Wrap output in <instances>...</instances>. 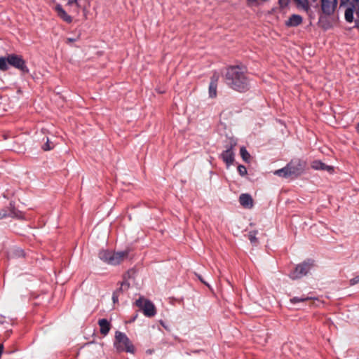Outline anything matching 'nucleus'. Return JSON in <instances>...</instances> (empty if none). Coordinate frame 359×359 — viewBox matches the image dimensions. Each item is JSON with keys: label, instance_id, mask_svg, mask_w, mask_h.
Here are the masks:
<instances>
[{"label": "nucleus", "instance_id": "6ab92c4d", "mask_svg": "<svg viewBox=\"0 0 359 359\" xmlns=\"http://www.w3.org/2000/svg\"><path fill=\"white\" fill-rule=\"evenodd\" d=\"M355 8L348 7L345 11V19L348 22H352L353 21V13Z\"/></svg>", "mask_w": 359, "mask_h": 359}, {"label": "nucleus", "instance_id": "393cba45", "mask_svg": "<svg viewBox=\"0 0 359 359\" xmlns=\"http://www.w3.org/2000/svg\"><path fill=\"white\" fill-rule=\"evenodd\" d=\"M237 170H238V173L241 176H245L247 175V169H246L245 166H244L243 165H239L237 168Z\"/></svg>", "mask_w": 359, "mask_h": 359}, {"label": "nucleus", "instance_id": "f257e3e1", "mask_svg": "<svg viewBox=\"0 0 359 359\" xmlns=\"http://www.w3.org/2000/svg\"><path fill=\"white\" fill-rule=\"evenodd\" d=\"M224 79L229 87L238 92H245L250 88V81L246 76L245 67L239 66L228 67Z\"/></svg>", "mask_w": 359, "mask_h": 359}, {"label": "nucleus", "instance_id": "f3484780", "mask_svg": "<svg viewBox=\"0 0 359 359\" xmlns=\"http://www.w3.org/2000/svg\"><path fill=\"white\" fill-rule=\"evenodd\" d=\"M306 274L307 271H290L288 276L292 280H297L306 276Z\"/></svg>", "mask_w": 359, "mask_h": 359}, {"label": "nucleus", "instance_id": "5701e85b", "mask_svg": "<svg viewBox=\"0 0 359 359\" xmlns=\"http://www.w3.org/2000/svg\"><path fill=\"white\" fill-rule=\"evenodd\" d=\"M13 254L15 257H23L25 256V252L21 248H15L12 251Z\"/></svg>", "mask_w": 359, "mask_h": 359}, {"label": "nucleus", "instance_id": "20e7f679", "mask_svg": "<svg viewBox=\"0 0 359 359\" xmlns=\"http://www.w3.org/2000/svg\"><path fill=\"white\" fill-rule=\"evenodd\" d=\"M130 250H126L121 252H112L102 250L99 252V257L103 262L113 266L121 264L129 258Z\"/></svg>", "mask_w": 359, "mask_h": 359}, {"label": "nucleus", "instance_id": "c9c22d12", "mask_svg": "<svg viewBox=\"0 0 359 359\" xmlns=\"http://www.w3.org/2000/svg\"><path fill=\"white\" fill-rule=\"evenodd\" d=\"M313 1H316V0H312Z\"/></svg>", "mask_w": 359, "mask_h": 359}, {"label": "nucleus", "instance_id": "4468645a", "mask_svg": "<svg viewBox=\"0 0 359 359\" xmlns=\"http://www.w3.org/2000/svg\"><path fill=\"white\" fill-rule=\"evenodd\" d=\"M316 264L315 263V261L311 259H308L305 261H304L302 263L298 264L295 269H310L311 268L316 267Z\"/></svg>", "mask_w": 359, "mask_h": 359}, {"label": "nucleus", "instance_id": "9b49d317", "mask_svg": "<svg viewBox=\"0 0 359 359\" xmlns=\"http://www.w3.org/2000/svg\"><path fill=\"white\" fill-rule=\"evenodd\" d=\"M232 147L233 146L231 145L230 148L224 151L223 153L222 154V158L227 165L231 164L234 160V154L232 151Z\"/></svg>", "mask_w": 359, "mask_h": 359}, {"label": "nucleus", "instance_id": "aec40b11", "mask_svg": "<svg viewBox=\"0 0 359 359\" xmlns=\"http://www.w3.org/2000/svg\"><path fill=\"white\" fill-rule=\"evenodd\" d=\"M240 154H241V158H243V160L244 161L249 162V161L250 159V155L248 153V151H247V149H245V147H242L241 148Z\"/></svg>", "mask_w": 359, "mask_h": 359}, {"label": "nucleus", "instance_id": "72a5a7b5", "mask_svg": "<svg viewBox=\"0 0 359 359\" xmlns=\"http://www.w3.org/2000/svg\"><path fill=\"white\" fill-rule=\"evenodd\" d=\"M261 1H263V2H266V1H268L269 0H261Z\"/></svg>", "mask_w": 359, "mask_h": 359}, {"label": "nucleus", "instance_id": "1a4fd4ad", "mask_svg": "<svg viewBox=\"0 0 359 359\" xmlns=\"http://www.w3.org/2000/svg\"><path fill=\"white\" fill-rule=\"evenodd\" d=\"M241 205L245 208H252L253 207V199L248 194H242L239 196Z\"/></svg>", "mask_w": 359, "mask_h": 359}, {"label": "nucleus", "instance_id": "cd10ccee", "mask_svg": "<svg viewBox=\"0 0 359 359\" xmlns=\"http://www.w3.org/2000/svg\"><path fill=\"white\" fill-rule=\"evenodd\" d=\"M195 273V275H196V276H198V277L199 280H200L202 283H204V284H205L206 285H208L207 284V283H206V282L203 279V278H202L201 276L198 275L196 273Z\"/></svg>", "mask_w": 359, "mask_h": 359}, {"label": "nucleus", "instance_id": "a211bd4d", "mask_svg": "<svg viewBox=\"0 0 359 359\" xmlns=\"http://www.w3.org/2000/svg\"><path fill=\"white\" fill-rule=\"evenodd\" d=\"M57 11L58 12L59 16L67 22H71L72 20V18L70 15H69L66 11L60 6L57 7Z\"/></svg>", "mask_w": 359, "mask_h": 359}, {"label": "nucleus", "instance_id": "4be33fe9", "mask_svg": "<svg viewBox=\"0 0 359 359\" xmlns=\"http://www.w3.org/2000/svg\"><path fill=\"white\" fill-rule=\"evenodd\" d=\"M257 231H250L248 234V239L250 241L251 243L256 244L257 242Z\"/></svg>", "mask_w": 359, "mask_h": 359}, {"label": "nucleus", "instance_id": "7ed1b4c3", "mask_svg": "<svg viewBox=\"0 0 359 359\" xmlns=\"http://www.w3.org/2000/svg\"><path fill=\"white\" fill-rule=\"evenodd\" d=\"M8 65L19 69L24 74L29 72L25 60L19 55L9 54L6 57H0V70L4 72L8 70Z\"/></svg>", "mask_w": 359, "mask_h": 359}, {"label": "nucleus", "instance_id": "2f4dec72", "mask_svg": "<svg viewBox=\"0 0 359 359\" xmlns=\"http://www.w3.org/2000/svg\"><path fill=\"white\" fill-rule=\"evenodd\" d=\"M355 27L359 29V22L356 23Z\"/></svg>", "mask_w": 359, "mask_h": 359}, {"label": "nucleus", "instance_id": "b1692460", "mask_svg": "<svg viewBox=\"0 0 359 359\" xmlns=\"http://www.w3.org/2000/svg\"><path fill=\"white\" fill-rule=\"evenodd\" d=\"M46 142L43 145L42 148L44 151H49L53 148V144L49 141L48 138H46Z\"/></svg>", "mask_w": 359, "mask_h": 359}, {"label": "nucleus", "instance_id": "423d86ee", "mask_svg": "<svg viewBox=\"0 0 359 359\" xmlns=\"http://www.w3.org/2000/svg\"><path fill=\"white\" fill-rule=\"evenodd\" d=\"M135 305L142 311L144 315L147 317H153L156 315V307L149 299L140 297L136 300Z\"/></svg>", "mask_w": 359, "mask_h": 359}, {"label": "nucleus", "instance_id": "2eb2a0df", "mask_svg": "<svg viewBox=\"0 0 359 359\" xmlns=\"http://www.w3.org/2000/svg\"><path fill=\"white\" fill-rule=\"evenodd\" d=\"M344 5L355 8V13L359 15V0H341V6Z\"/></svg>", "mask_w": 359, "mask_h": 359}, {"label": "nucleus", "instance_id": "bb28decb", "mask_svg": "<svg viewBox=\"0 0 359 359\" xmlns=\"http://www.w3.org/2000/svg\"><path fill=\"white\" fill-rule=\"evenodd\" d=\"M358 283H359V276H355L353 278L350 280V285H355V284H357Z\"/></svg>", "mask_w": 359, "mask_h": 359}, {"label": "nucleus", "instance_id": "39448f33", "mask_svg": "<svg viewBox=\"0 0 359 359\" xmlns=\"http://www.w3.org/2000/svg\"><path fill=\"white\" fill-rule=\"evenodd\" d=\"M114 346L118 351L133 353L134 346L126 334L117 331L115 334Z\"/></svg>", "mask_w": 359, "mask_h": 359}, {"label": "nucleus", "instance_id": "473e14b6", "mask_svg": "<svg viewBox=\"0 0 359 359\" xmlns=\"http://www.w3.org/2000/svg\"><path fill=\"white\" fill-rule=\"evenodd\" d=\"M356 130H357L358 132H359V123L356 126Z\"/></svg>", "mask_w": 359, "mask_h": 359}, {"label": "nucleus", "instance_id": "c85d7f7f", "mask_svg": "<svg viewBox=\"0 0 359 359\" xmlns=\"http://www.w3.org/2000/svg\"><path fill=\"white\" fill-rule=\"evenodd\" d=\"M248 5H252L256 3L257 0H247Z\"/></svg>", "mask_w": 359, "mask_h": 359}, {"label": "nucleus", "instance_id": "ddd939ff", "mask_svg": "<svg viewBox=\"0 0 359 359\" xmlns=\"http://www.w3.org/2000/svg\"><path fill=\"white\" fill-rule=\"evenodd\" d=\"M98 325L100 328V333L104 336L107 335L111 328L110 323L107 319L103 318L98 320Z\"/></svg>", "mask_w": 359, "mask_h": 359}, {"label": "nucleus", "instance_id": "0eeeda50", "mask_svg": "<svg viewBox=\"0 0 359 359\" xmlns=\"http://www.w3.org/2000/svg\"><path fill=\"white\" fill-rule=\"evenodd\" d=\"M337 6V0H321V9L326 15L334 13Z\"/></svg>", "mask_w": 359, "mask_h": 359}, {"label": "nucleus", "instance_id": "c756f323", "mask_svg": "<svg viewBox=\"0 0 359 359\" xmlns=\"http://www.w3.org/2000/svg\"><path fill=\"white\" fill-rule=\"evenodd\" d=\"M112 299H113L114 302H116L118 301V297L116 295L115 293H114Z\"/></svg>", "mask_w": 359, "mask_h": 359}, {"label": "nucleus", "instance_id": "f8f14e48", "mask_svg": "<svg viewBox=\"0 0 359 359\" xmlns=\"http://www.w3.org/2000/svg\"><path fill=\"white\" fill-rule=\"evenodd\" d=\"M302 22V18L299 15L293 14L292 15L287 21H286L285 25L287 27H297Z\"/></svg>", "mask_w": 359, "mask_h": 359}, {"label": "nucleus", "instance_id": "f704fd0d", "mask_svg": "<svg viewBox=\"0 0 359 359\" xmlns=\"http://www.w3.org/2000/svg\"><path fill=\"white\" fill-rule=\"evenodd\" d=\"M68 40H69V41H74V40H73V39H68Z\"/></svg>", "mask_w": 359, "mask_h": 359}, {"label": "nucleus", "instance_id": "7c9ffc66", "mask_svg": "<svg viewBox=\"0 0 359 359\" xmlns=\"http://www.w3.org/2000/svg\"><path fill=\"white\" fill-rule=\"evenodd\" d=\"M77 2V0H68V4H73L74 3H76Z\"/></svg>", "mask_w": 359, "mask_h": 359}, {"label": "nucleus", "instance_id": "dca6fc26", "mask_svg": "<svg viewBox=\"0 0 359 359\" xmlns=\"http://www.w3.org/2000/svg\"><path fill=\"white\" fill-rule=\"evenodd\" d=\"M297 7L304 11H308L310 9V6L308 0H294Z\"/></svg>", "mask_w": 359, "mask_h": 359}, {"label": "nucleus", "instance_id": "6e6552de", "mask_svg": "<svg viewBox=\"0 0 359 359\" xmlns=\"http://www.w3.org/2000/svg\"><path fill=\"white\" fill-rule=\"evenodd\" d=\"M219 74L217 73H214V74L212 76L210 79V83L209 85V96L211 98L216 97L217 96V83L219 81Z\"/></svg>", "mask_w": 359, "mask_h": 359}, {"label": "nucleus", "instance_id": "a878e982", "mask_svg": "<svg viewBox=\"0 0 359 359\" xmlns=\"http://www.w3.org/2000/svg\"><path fill=\"white\" fill-rule=\"evenodd\" d=\"M290 0H278V4L280 7L284 8L288 5Z\"/></svg>", "mask_w": 359, "mask_h": 359}, {"label": "nucleus", "instance_id": "412c9836", "mask_svg": "<svg viewBox=\"0 0 359 359\" xmlns=\"http://www.w3.org/2000/svg\"><path fill=\"white\" fill-rule=\"evenodd\" d=\"M309 299H311V297H306V296L303 295L301 297H294L290 299V302L292 304H296V303H299V302H306Z\"/></svg>", "mask_w": 359, "mask_h": 359}, {"label": "nucleus", "instance_id": "9d476101", "mask_svg": "<svg viewBox=\"0 0 359 359\" xmlns=\"http://www.w3.org/2000/svg\"><path fill=\"white\" fill-rule=\"evenodd\" d=\"M311 168L314 170H325L330 173L333 172V167L330 165H325L324 163L320 161H314L311 163Z\"/></svg>", "mask_w": 359, "mask_h": 359}, {"label": "nucleus", "instance_id": "f03ea898", "mask_svg": "<svg viewBox=\"0 0 359 359\" xmlns=\"http://www.w3.org/2000/svg\"><path fill=\"white\" fill-rule=\"evenodd\" d=\"M306 166V161L299 158H294L284 168L276 170L274 175L285 178H297L304 173Z\"/></svg>", "mask_w": 359, "mask_h": 359}]
</instances>
